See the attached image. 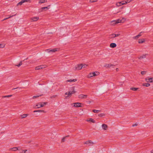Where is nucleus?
Segmentation results:
<instances>
[{"label":"nucleus","mask_w":153,"mask_h":153,"mask_svg":"<svg viewBox=\"0 0 153 153\" xmlns=\"http://www.w3.org/2000/svg\"><path fill=\"white\" fill-rule=\"evenodd\" d=\"M50 6V5H49L47 7H42L41 8V9H42V10H44L45 9H49V7Z\"/></svg>","instance_id":"c85d7f7f"},{"label":"nucleus","mask_w":153,"mask_h":153,"mask_svg":"<svg viewBox=\"0 0 153 153\" xmlns=\"http://www.w3.org/2000/svg\"><path fill=\"white\" fill-rule=\"evenodd\" d=\"M47 1L46 0H39V3L42 4L45 2H46Z\"/></svg>","instance_id":"dca6fc26"},{"label":"nucleus","mask_w":153,"mask_h":153,"mask_svg":"<svg viewBox=\"0 0 153 153\" xmlns=\"http://www.w3.org/2000/svg\"><path fill=\"white\" fill-rule=\"evenodd\" d=\"M114 66V65H113L109 64H106L104 65L105 67H106V68H110V67H111V66H112L113 67Z\"/></svg>","instance_id":"9d476101"},{"label":"nucleus","mask_w":153,"mask_h":153,"mask_svg":"<svg viewBox=\"0 0 153 153\" xmlns=\"http://www.w3.org/2000/svg\"><path fill=\"white\" fill-rule=\"evenodd\" d=\"M31 141H28L27 143H30L31 142Z\"/></svg>","instance_id":"6e6d98bb"},{"label":"nucleus","mask_w":153,"mask_h":153,"mask_svg":"<svg viewBox=\"0 0 153 153\" xmlns=\"http://www.w3.org/2000/svg\"><path fill=\"white\" fill-rule=\"evenodd\" d=\"M87 101V102H88V104H90L91 103V101H90V100H89V101Z\"/></svg>","instance_id":"3c124183"},{"label":"nucleus","mask_w":153,"mask_h":153,"mask_svg":"<svg viewBox=\"0 0 153 153\" xmlns=\"http://www.w3.org/2000/svg\"><path fill=\"white\" fill-rule=\"evenodd\" d=\"M39 19L38 17H32L31 19L32 20V21H36Z\"/></svg>","instance_id":"9b49d317"},{"label":"nucleus","mask_w":153,"mask_h":153,"mask_svg":"<svg viewBox=\"0 0 153 153\" xmlns=\"http://www.w3.org/2000/svg\"><path fill=\"white\" fill-rule=\"evenodd\" d=\"M66 138V137H63L62 139L61 142H64L65 141V139Z\"/></svg>","instance_id":"f704fd0d"},{"label":"nucleus","mask_w":153,"mask_h":153,"mask_svg":"<svg viewBox=\"0 0 153 153\" xmlns=\"http://www.w3.org/2000/svg\"><path fill=\"white\" fill-rule=\"evenodd\" d=\"M146 73V71H142L141 72V74L143 75Z\"/></svg>","instance_id":"a19ab883"},{"label":"nucleus","mask_w":153,"mask_h":153,"mask_svg":"<svg viewBox=\"0 0 153 153\" xmlns=\"http://www.w3.org/2000/svg\"><path fill=\"white\" fill-rule=\"evenodd\" d=\"M153 78H146V81L148 82H153Z\"/></svg>","instance_id":"1a4fd4ad"},{"label":"nucleus","mask_w":153,"mask_h":153,"mask_svg":"<svg viewBox=\"0 0 153 153\" xmlns=\"http://www.w3.org/2000/svg\"><path fill=\"white\" fill-rule=\"evenodd\" d=\"M118 70H119L118 68H117L116 69V70L117 71Z\"/></svg>","instance_id":"4d7b16f0"},{"label":"nucleus","mask_w":153,"mask_h":153,"mask_svg":"<svg viewBox=\"0 0 153 153\" xmlns=\"http://www.w3.org/2000/svg\"><path fill=\"white\" fill-rule=\"evenodd\" d=\"M89 143H92L93 144L94 143L92 142L91 140H89L88 141H87L85 142L84 144H89Z\"/></svg>","instance_id":"412c9836"},{"label":"nucleus","mask_w":153,"mask_h":153,"mask_svg":"<svg viewBox=\"0 0 153 153\" xmlns=\"http://www.w3.org/2000/svg\"><path fill=\"white\" fill-rule=\"evenodd\" d=\"M27 150H23V152H21V153H25L27 151Z\"/></svg>","instance_id":"49530a36"},{"label":"nucleus","mask_w":153,"mask_h":153,"mask_svg":"<svg viewBox=\"0 0 153 153\" xmlns=\"http://www.w3.org/2000/svg\"><path fill=\"white\" fill-rule=\"evenodd\" d=\"M28 115L27 114H23L22 115H21L22 118H25Z\"/></svg>","instance_id":"393cba45"},{"label":"nucleus","mask_w":153,"mask_h":153,"mask_svg":"<svg viewBox=\"0 0 153 153\" xmlns=\"http://www.w3.org/2000/svg\"><path fill=\"white\" fill-rule=\"evenodd\" d=\"M151 153H153V150L151 151Z\"/></svg>","instance_id":"bf43d9fd"},{"label":"nucleus","mask_w":153,"mask_h":153,"mask_svg":"<svg viewBox=\"0 0 153 153\" xmlns=\"http://www.w3.org/2000/svg\"><path fill=\"white\" fill-rule=\"evenodd\" d=\"M100 111V110H98L95 109L93 110V112L95 113H98Z\"/></svg>","instance_id":"c756f323"},{"label":"nucleus","mask_w":153,"mask_h":153,"mask_svg":"<svg viewBox=\"0 0 153 153\" xmlns=\"http://www.w3.org/2000/svg\"><path fill=\"white\" fill-rule=\"evenodd\" d=\"M97 1V0H90V2L91 3Z\"/></svg>","instance_id":"c9c22d12"},{"label":"nucleus","mask_w":153,"mask_h":153,"mask_svg":"<svg viewBox=\"0 0 153 153\" xmlns=\"http://www.w3.org/2000/svg\"><path fill=\"white\" fill-rule=\"evenodd\" d=\"M29 0H22L21 1L18 3L17 5V6L19 5H21L23 3L25 2H28L29 1Z\"/></svg>","instance_id":"39448f33"},{"label":"nucleus","mask_w":153,"mask_h":153,"mask_svg":"<svg viewBox=\"0 0 153 153\" xmlns=\"http://www.w3.org/2000/svg\"><path fill=\"white\" fill-rule=\"evenodd\" d=\"M117 46V45L116 43H111L110 44V47L111 48H114L115 47H116Z\"/></svg>","instance_id":"f8f14e48"},{"label":"nucleus","mask_w":153,"mask_h":153,"mask_svg":"<svg viewBox=\"0 0 153 153\" xmlns=\"http://www.w3.org/2000/svg\"><path fill=\"white\" fill-rule=\"evenodd\" d=\"M122 3H124V4H126V1H121Z\"/></svg>","instance_id":"09e8293b"},{"label":"nucleus","mask_w":153,"mask_h":153,"mask_svg":"<svg viewBox=\"0 0 153 153\" xmlns=\"http://www.w3.org/2000/svg\"><path fill=\"white\" fill-rule=\"evenodd\" d=\"M57 96V95H53V96H51V98H55V97H56Z\"/></svg>","instance_id":"79ce46f5"},{"label":"nucleus","mask_w":153,"mask_h":153,"mask_svg":"<svg viewBox=\"0 0 153 153\" xmlns=\"http://www.w3.org/2000/svg\"><path fill=\"white\" fill-rule=\"evenodd\" d=\"M11 150L14 151H16L17 150H19L18 147H13L11 148Z\"/></svg>","instance_id":"5701e85b"},{"label":"nucleus","mask_w":153,"mask_h":153,"mask_svg":"<svg viewBox=\"0 0 153 153\" xmlns=\"http://www.w3.org/2000/svg\"><path fill=\"white\" fill-rule=\"evenodd\" d=\"M140 37V35H137V36L134 37H133L134 39H137L139 38Z\"/></svg>","instance_id":"72a5a7b5"},{"label":"nucleus","mask_w":153,"mask_h":153,"mask_svg":"<svg viewBox=\"0 0 153 153\" xmlns=\"http://www.w3.org/2000/svg\"><path fill=\"white\" fill-rule=\"evenodd\" d=\"M12 96H13L12 95H7V96H3L2 97V98H7V97L8 98L10 97H11Z\"/></svg>","instance_id":"cd10ccee"},{"label":"nucleus","mask_w":153,"mask_h":153,"mask_svg":"<svg viewBox=\"0 0 153 153\" xmlns=\"http://www.w3.org/2000/svg\"><path fill=\"white\" fill-rule=\"evenodd\" d=\"M88 96L87 95H84L83 94H81L79 95L78 98L79 99H85Z\"/></svg>","instance_id":"423d86ee"},{"label":"nucleus","mask_w":153,"mask_h":153,"mask_svg":"<svg viewBox=\"0 0 153 153\" xmlns=\"http://www.w3.org/2000/svg\"><path fill=\"white\" fill-rule=\"evenodd\" d=\"M120 34H114V36H115V37H116L118 36H120Z\"/></svg>","instance_id":"a18cd8bd"},{"label":"nucleus","mask_w":153,"mask_h":153,"mask_svg":"<svg viewBox=\"0 0 153 153\" xmlns=\"http://www.w3.org/2000/svg\"><path fill=\"white\" fill-rule=\"evenodd\" d=\"M76 81H77V79H70L68 80L67 81V82H75Z\"/></svg>","instance_id":"6ab92c4d"},{"label":"nucleus","mask_w":153,"mask_h":153,"mask_svg":"<svg viewBox=\"0 0 153 153\" xmlns=\"http://www.w3.org/2000/svg\"><path fill=\"white\" fill-rule=\"evenodd\" d=\"M137 125V124L136 123H135V124H133L132 125V126H136Z\"/></svg>","instance_id":"8fccbe9b"},{"label":"nucleus","mask_w":153,"mask_h":153,"mask_svg":"<svg viewBox=\"0 0 153 153\" xmlns=\"http://www.w3.org/2000/svg\"><path fill=\"white\" fill-rule=\"evenodd\" d=\"M141 33L142 32L140 33H139V34H138V35H140V36H141Z\"/></svg>","instance_id":"5fc2aeb1"},{"label":"nucleus","mask_w":153,"mask_h":153,"mask_svg":"<svg viewBox=\"0 0 153 153\" xmlns=\"http://www.w3.org/2000/svg\"><path fill=\"white\" fill-rule=\"evenodd\" d=\"M124 4V3H122L121 1L117 3L116 5L118 7H119L122 5Z\"/></svg>","instance_id":"2eb2a0df"},{"label":"nucleus","mask_w":153,"mask_h":153,"mask_svg":"<svg viewBox=\"0 0 153 153\" xmlns=\"http://www.w3.org/2000/svg\"><path fill=\"white\" fill-rule=\"evenodd\" d=\"M72 94H71V91H68V95L67 96V97H68V96H71V95Z\"/></svg>","instance_id":"58836bf2"},{"label":"nucleus","mask_w":153,"mask_h":153,"mask_svg":"<svg viewBox=\"0 0 153 153\" xmlns=\"http://www.w3.org/2000/svg\"><path fill=\"white\" fill-rule=\"evenodd\" d=\"M146 57V55H143V56L139 57L138 58L140 59H142L145 58Z\"/></svg>","instance_id":"a878e982"},{"label":"nucleus","mask_w":153,"mask_h":153,"mask_svg":"<svg viewBox=\"0 0 153 153\" xmlns=\"http://www.w3.org/2000/svg\"><path fill=\"white\" fill-rule=\"evenodd\" d=\"M138 89V88H130L131 90L134 91H136Z\"/></svg>","instance_id":"bb28decb"},{"label":"nucleus","mask_w":153,"mask_h":153,"mask_svg":"<svg viewBox=\"0 0 153 153\" xmlns=\"http://www.w3.org/2000/svg\"><path fill=\"white\" fill-rule=\"evenodd\" d=\"M145 42V40L143 39H139V40L138 43L140 44L143 43Z\"/></svg>","instance_id":"a211bd4d"},{"label":"nucleus","mask_w":153,"mask_h":153,"mask_svg":"<svg viewBox=\"0 0 153 153\" xmlns=\"http://www.w3.org/2000/svg\"><path fill=\"white\" fill-rule=\"evenodd\" d=\"M46 65H41L37 66L35 68V70H39L43 68H46Z\"/></svg>","instance_id":"20e7f679"},{"label":"nucleus","mask_w":153,"mask_h":153,"mask_svg":"<svg viewBox=\"0 0 153 153\" xmlns=\"http://www.w3.org/2000/svg\"><path fill=\"white\" fill-rule=\"evenodd\" d=\"M82 67L83 66H82V64H78L77 65V67H76V68L78 70H80L81 69Z\"/></svg>","instance_id":"4468645a"},{"label":"nucleus","mask_w":153,"mask_h":153,"mask_svg":"<svg viewBox=\"0 0 153 153\" xmlns=\"http://www.w3.org/2000/svg\"><path fill=\"white\" fill-rule=\"evenodd\" d=\"M48 102H39L38 104L36 105V106H38L37 108H39L40 107H43L44 106V105H46Z\"/></svg>","instance_id":"7ed1b4c3"},{"label":"nucleus","mask_w":153,"mask_h":153,"mask_svg":"<svg viewBox=\"0 0 153 153\" xmlns=\"http://www.w3.org/2000/svg\"><path fill=\"white\" fill-rule=\"evenodd\" d=\"M16 15H12V16H10V17H8V18H5V19H4L3 20V21H4V20H6L7 19H8L9 18H11L13 16H15Z\"/></svg>","instance_id":"473e14b6"},{"label":"nucleus","mask_w":153,"mask_h":153,"mask_svg":"<svg viewBox=\"0 0 153 153\" xmlns=\"http://www.w3.org/2000/svg\"><path fill=\"white\" fill-rule=\"evenodd\" d=\"M28 58H26V59H25L24 60L22 61H21L20 63H19V64H21V65H22V62H23L25 60H26V59H28Z\"/></svg>","instance_id":"4c0bfd02"},{"label":"nucleus","mask_w":153,"mask_h":153,"mask_svg":"<svg viewBox=\"0 0 153 153\" xmlns=\"http://www.w3.org/2000/svg\"><path fill=\"white\" fill-rule=\"evenodd\" d=\"M99 72L97 71H96L93 73H90L88 75V77L90 78L94 76H96L99 74Z\"/></svg>","instance_id":"f03ea898"},{"label":"nucleus","mask_w":153,"mask_h":153,"mask_svg":"<svg viewBox=\"0 0 153 153\" xmlns=\"http://www.w3.org/2000/svg\"><path fill=\"white\" fill-rule=\"evenodd\" d=\"M46 51L48 53H50V52H54L55 51H57V49L56 48H55V49H51V50H50L49 49H47L46 50Z\"/></svg>","instance_id":"6e6552de"},{"label":"nucleus","mask_w":153,"mask_h":153,"mask_svg":"<svg viewBox=\"0 0 153 153\" xmlns=\"http://www.w3.org/2000/svg\"><path fill=\"white\" fill-rule=\"evenodd\" d=\"M22 88V87H18L17 88H13L12 89V90H14V89H21Z\"/></svg>","instance_id":"e433bc0d"},{"label":"nucleus","mask_w":153,"mask_h":153,"mask_svg":"<svg viewBox=\"0 0 153 153\" xmlns=\"http://www.w3.org/2000/svg\"><path fill=\"white\" fill-rule=\"evenodd\" d=\"M105 114L104 113H101L98 114V116L100 117H102L103 116H105Z\"/></svg>","instance_id":"7c9ffc66"},{"label":"nucleus","mask_w":153,"mask_h":153,"mask_svg":"<svg viewBox=\"0 0 153 153\" xmlns=\"http://www.w3.org/2000/svg\"><path fill=\"white\" fill-rule=\"evenodd\" d=\"M131 1H132L131 0H127L126 1V4L128 3L131 2Z\"/></svg>","instance_id":"ea45409f"},{"label":"nucleus","mask_w":153,"mask_h":153,"mask_svg":"<svg viewBox=\"0 0 153 153\" xmlns=\"http://www.w3.org/2000/svg\"><path fill=\"white\" fill-rule=\"evenodd\" d=\"M115 37V36H114V33L110 35H109V38L110 39H113Z\"/></svg>","instance_id":"aec40b11"},{"label":"nucleus","mask_w":153,"mask_h":153,"mask_svg":"<svg viewBox=\"0 0 153 153\" xmlns=\"http://www.w3.org/2000/svg\"><path fill=\"white\" fill-rule=\"evenodd\" d=\"M69 137V135L66 136H65V137H66H66Z\"/></svg>","instance_id":"13d9d810"},{"label":"nucleus","mask_w":153,"mask_h":153,"mask_svg":"<svg viewBox=\"0 0 153 153\" xmlns=\"http://www.w3.org/2000/svg\"><path fill=\"white\" fill-rule=\"evenodd\" d=\"M16 66H17L18 67H19L21 66V64H19L16 65Z\"/></svg>","instance_id":"603ef678"},{"label":"nucleus","mask_w":153,"mask_h":153,"mask_svg":"<svg viewBox=\"0 0 153 153\" xmlns=\"http://www.w3.org/2000/svg\"><path fill=\"white\" fill-rule=\"evenodd\" d=\"M33 112H45L44 110H35L33 111Z\"/></svg>","instance_id":"4be33fe9"},{"label":"nucleus","mask_w":153,"mask_h":153,"mask_svg":"<svg viewBox=\"0 0 153 153\" xmlns=\"http://www.w3.org/2000/svg\"><path fill=\"white\" fill-rule=\"evenodd\" d=\"M5 47V44H0V48H3Z\"/></svg>","instance_id":"2f4dec72"},{"label":"nucleus","mask_w":153,"mask_h":153,"mask_svg":"<svg viewBox=\"0 0 153 153\" xmlns=\"http://www.w3.org/2000/svg\"><path fill=\"white\" fill-rule=\"evenodd\" d=\"M65 95H68V92H66L65 93Z\"/></svg>","instance_id":"864d4df0"},{"label":"nucleus","mask_w":153,"mask_h":153,"mask_svg":"<svg viewBox=\"0 0 153 153\" xmlns=\"http://www.w3.org/2000/svg\"><path fill=\"white\" fill-rule=\"evenodd\" d=\"M82 66H83L82 68H85L87 66V65H85V64H82Z\"/></svg>","instance_id":"37998d69"},{"label":"nucleus","mask_w":153,"mask_h":153,"mask_svg":"<svg viewBox=\"0 0 153 153\" xmlns=\"http://www.w3.org/2000/svg\"><path fill=\"white\" fill-rule=\"evenodd\" d=\"M87 121L90 122H92L94 123H95V121L92 118H90L89 120H87Z\"/></svg>","instance_id":"f3484780"},{"label":"nucleus","mask_w":153,"mask_h":153,"mask_svg":"<svg viewBox=\"0 0 153 153\" xmlns=\"http://www.w3.org/2000/svg\"><path fill=\"white\" fill-rule=\"evenodd\" d=\"M123 19L124 20L123 21L122 20H120V19H118L116 20H113L110 22V24L112 25H114L115 24H117L120 22H123L126 20L125 19L123 18Z\"/></svg>","instance_id":"f257e3e1"},{"label":"nucleus","mask_w":153,"mask_h":153,"mask_svg":"<svg viewBox=\"0 0 153 153\" xmlns=\"http://www.w3.org/2000/svg\"><path fill=\"white\" fill-rule=\"evenodd\" d=\"M73 104H74V107H82L81 106V105L82 103H81L76 102V103H73Z\"/></svg>","instance_id":"0eeeda50"},{"label":"nucleus","mask_w":153,"mask_h":153,"mask_svg":"<svg viewBox=\"0 0 153 153\" xmlns=\"http://www.w3.org/2000/svg\"><path fill=\"white\" fill-rule=\"evenodd\" d=\"M150 84L149 83H143V85L144 86L148 87L150 86Z\"/></svg>","instance_id":"b1692460"},{"label":"nucleus","mask_w":153,"mask_h":153,"mask_svg":"<svg viewBox=\"0 0 153 153\" xmlns=\"http://www.w3.org/2000/svg\"><path fill=\"white\" fill-rule=\"evenodd\" d=\"M40 96H41V95L37 96H34L33 97V99H34L35 98H36L38 97H39Z\"/></svg>","instance_id":"c03bdc74"},{"label":"nucleus","mask_w":153,"mask_h":153,"mask_svg":"<svg viewBox=\"0 0 153 153\" xmlns=\"http://www.w3.org/2000/svg\"><path fill=\"white\" fill-rule=\"evenodd\" d=\"M75 92H76V91L74 90L71 91V94H72L75 93Z\"/></svg>","instance_id":"de8ad7c7"},{"label":"nucleus","mask_w":153,"mask_h":153,"mask_svg":"<svg viewBox=\"0 0 153 153\" xmlns=\"http://www.w3.org/2000/svg\"><path fill=\"white\" fill-rule=\"evenodd\" d=\"M102 127L104 130H106L108 127L107 125L105 124H103L102 125Z\"/></svg>","instance_id":"ddd939ff"}]
</instances>
